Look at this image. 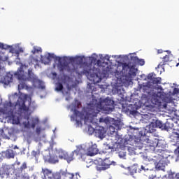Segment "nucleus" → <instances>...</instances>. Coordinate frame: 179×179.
<instances>
[{
  "label": "nucleus",
  "mask_w": 179,
  "mask_h": 179,
  "mask_svg": "<svg viewBox=\"0 0 179 179\" xmlns=\"http://www.w3.org/2000/svg\"><path fill=\"white\" fill-rule=\"evenodd\" d=\"M129 55H108L96 53L90 56V82L96 85L103 79L113 78L110 85H101V89L110 90L113 94H118L122 99L125 97L124 85L129 83L136 76L138 69L131 65Z\"/></svg>",
  "instance_id": "f257e3e1"
},
{
  "label": "nucleus",
  "mask_w": 179,
  "mask_h": 179,
  "mask_svg": "<svg viewBox=\"0 0 179 179\" xmlns=\"http://www.w3.org/2000/svg\"><path fill=\"white\" fill-rule=\"evenodd\" d=\"M92 101L90 103V126L91 135H94L99 139H103L106 136V130L104 127L97 126L98 123L93 122L92 117H97V114L101 111L104 114H110L114 111L115 106H114V100L109 96L106 98H100L98 101L94 95H92Z\"/></svg>",
  "instance_id": "f03ea898"
},
{
  "label": "nucleus",
  "mask_w": 179,
  "mask_h": 179,
  "mask_svg": "<svg viewBox=\"0 0 179 179\" xmlns=\"http://www.w3.org/2000/svg\"><path fill=\"white\" fill-rule=\"evenodd\" d=\"M138 82V89L140 92L144 93V96L151 99V101L155 104H158L160 101V96L162 92H152V90H157V89H162V86L159 85L162 83V78H156V74L151 73L146 76L145 74H142L137 78Z\"/></svg>",
  "instance_id": "7ed1b4c3"
},
{
  "label": "nucleus",
  "mask_w": 179,
  "mask_h": 179,
  "mask_svg": "<svg viewBox=\"0 0 179 179\" xmlns=\"http://www.w3.org/2000/svg\"><path fill=\"white\" fill-rule=\"evenodd\" d=\"M14 76L19 80L20 84L18 85V90H22L23 89H29L26 82L29 80H32L34 85H36L38 89H45V85L44 83L40 80L37 76L33 73L31 69H29V66L22 64L20 67L14 73Z\"/></svg>",
  "instance_id": "20e7f679"
},
{
  "label": "nucleus",
  "mask_w": 179,
  "mask_h": 179,
  "mask_svg": "<svg viewBox=\"0 0 179 179\" xmlns=\"http://www.w3.org/2000/svg\"><path fill=\"white\" fill-rule=\"evenodd\" d=\"M78 156V159H81L83 162H89L90 160V143H85L77 146V148L70 155L65 151L59 152V159L66 160L68 163H71L73 160V156Z\"/></svg>",
  "instance_id": "39448f33"
},
{
  "label": "nucleus",
  "mask_w": 179,
  "mask_h": 179,
  "mask_svg": "<svg viewBox=\"0 0 179 179\" xmlns=\"http://www.w3.org/2000/svg\"><path fill=\"white\" fill-rule=\"evenodd\" d=\"M143 138L145 137L141 136V139H134L131 135L129 134L125 136L124 141L126 145H132L131 143H133L132 146L127 148L130 156H134V155H142L143 152H146L145 143L144 141L142 143Z\"/></svg>",
  "instance_id": "423d86ee"
},
{
  "label": "nucleus",
  "mask_w": 179,
  "mask_h": 179,
  "mask_svg": "<svg viewBox=\"0 0 179 179\" xmlns=\"http://www.w3.org/2000/svg\"><path fill=\"white\" fill-rule=\"evenodd\" d=\"M74 115L76 118H80V120L76 119V122L78 125L82 124V121H84L85 125H87V131H90V108L84 107L82 112L75 109Z\"/></svg>",
  "instance_id": "0eeeda50"
},
{
  "label": "nucleus",
  "mask_w": 179,
  "mask_h": 179,
  "mask_svg": "<svg viewBox=\"0 0 179 179\" xmlns=\"http://www.w3.org/2000/svg\"><path fill=\"white\" fill-rule=\"evenodd\" d=\"M155 128H159L162 131H169V127L167 124L163 123L161 120H157V117L154 118L151 126H146L145 129H143V131H139V135L141 136H148V134H153L156 129Z\"/></svg>",
  "instance_id": "6e6552de"
},
{
  "label": "nucleus",
  "mask_w": 179,
  "mask_h": 179,
  "mask_svg": "<svg viewBox=\"0 0 179 179\" xmlns=\"http://www.w3.org/2000/svg\"><path fill=\"white\" fill-rule=\"evenodd\" d=\"M100 123L107 125L111 135H117V131L121 129V122L115 120L114 118L107 117L105 118H99Z\"/></svg>",
  "instance_id": "1a4fd4ad"
},
{
  "label": "nucleus",
  "mask_w": 179,
  "mask_h": 179,
  "mask_svg": "<svg viewBox=\"0 0 179 179\" xmlns=\"http://www.w3.org/2000/svg\"><path fill=\"white\" fill-rule=\"evenodd\" d=\"M144 143H145V152L146 153H155L157 152V149H164V146H166V143L164 141H159L155 139V141H152V140L146 138V136L144 137Z\"/></svg>",
  "instance_id": "9d476101"
},
{
  "label": "nucleus",
  "mask_w": 179,
  "mask_h": 179,
  "mask_svg": "<svg viewBox=\"0 0 179 179\" xmlns=\"http://www.w3.org/2000/svg\"><path fill=\"white\" fill-rule=\"evenodd\" d=\"M45 58L48 61V62H50L52 58L56 61H58L59 64L57 66L60 72H64V71H66V72H72L73 71V69L71 68L72 64L68 63L65 59H62L60 57L55 56V55L50 53H49L48 56Z\"/></svg>",
  "instance_id": "9b49d317"
},
{
  "label": "nucleus",
  "mask_w": 179,
  "mask_h": 179,
  "mask_svg": "<svg viewBox=\"0 0 179 179\" xmlns=\"http://www.w3.org/2000/svg\"><path fill=\"white\" fill-rule=\"evenodd\" d=\"M90 163L91 166H96L97 171H105V170L110 169V166H111V161L108 157H106L103 161L101 158L94 160L91 159Z\"/></svg>",
  "instance_id": "f8f14e48"
},
{
  "label": "nucleus",
  "mask_w": 179,
  "mask_h": 179,
  "mask_svg": "<svg viewBox=\"0 0 179 179\" xmlns=\"http://www.w3.org/2000/svg\"><path fill=\"white\" fill-rule=\"evenodd\" d=\"M170 156V152L164 149H157V152L152 154L151 157L147 156L145 160L148 162H157V160H166Z\"/></svg>",
  "instance_id": "ddd939ff"
},
{
  "label": "nucleus",
  "mask_w": 179,
  "mask_h": 179,
  "mask_svg": "<svg viewBox=\"0 0 179 179\" xmlns=\"http://www.w3.org/2000/svg\"><path fill=\"white\" fill-rule=\"evenodd\" d=\"M74 62L77 65H80V68H83V75H85L87 79L90 80L89 75H90V64L87 63V59L85 56H78L75 57Z\"/></svg>",
  "instance_id": "4468645a"
},
{
  "label": "nucleus",
  "mask_w": 179,
  "mask_h": 179,
  "mask_svg": "<svg viewBox=\"0 0 179 179\" xmlns=\"http://www.w3.org/2000/svg\"><path fill=\"white\" fill-rule=\"evenodd\" d=\"M157 92H160V93H162V96H159V102H158V103H155L152 101L151 102L155 106H160L162 105V101H164L166 103L163 104V107L164 108L167 109V107L169 106L168 104L170 103H173V98L170 95L167 96L163 92V87H162L161 89L157 88V90H155V88H152L151 93H155V94H157Z\"/></svg>",
  "instance_id": "2eb2a0df"
},
{
  "label": "nucleus",
  "mask_w": 179,
  "mask_h": 179,
  "mask_svg": "<svg viewBox=\"0 0 179 179\" xmlns=\"http://www.w3.org/2000/svg\"><path fill=\"white\" fill-rule=\"evenodd\" d=\"M173 131L172 135L171 136V141L173 146L178 147L176 152H178L179 155V124L175 123V125L173 126Z\"/></svg>",
  "instance_id": "dca6fc26"
},
{
  "label": "nucleus",
  "mask_w": 179,
  "mask_h": 179,
  "mask_svg": "<svg viewBox=\"0 0 179 179\" xmlns=\"http://www.w3.org/2000/svg\"><path fill=\"white\" fill-rule=\"evenodd\" d=\"M20 113L15 111V109L10 108L7 112V118L11 122V124L19 125L20 124Z\"/></svg>",
  "instance_id": "f3484780"
},
{
  "label": "nucleus",
  "mask_w": 179,
  "mask_h": 179,
  "mask_svg": "<svg viewBox=\"0 0 179 179\" xmlns=\"http://www.w3.org/2000/svg\"><path fill=\"white\" fill-rule=\"evenodd\" d=\"M140 116L141 117L140 119V122H142V124H148L146 127H152V124L156 117L151 113L141 115Z\"/></svg>",
  "instance_id": "a211bd4d"
},
{
  "label": "nucleus",
  "mask_w": 179,
  "mask_h": 179,
  "mask_svg": "<svg viewBox=\"0 0 179 179\" xmlns=\"http://www.w3.org/2000/svg\"><path fill=\"white\" fill-rule=\"evenodd\" d=\"M103 148L105 150L102 152L101 155H106V153H108L110 155V153H113L114 150H117L114 147V144H113V143H110V141L104 143Z\"/></svg>",
  "instance_id": "6ab92c4d"
},
{
  "label": "nucleus",
  "mask_w": 179,
  "mask_h": 179,
  "mask_svg": "<svg viewBox=\"0 0 179 179\" xmlns=\"http://www.w3.org/2000/svg\"><path fill=\"white\" fill-rule=\"evenodd\" d=\"M154 167L157 170H164L166 169V166H167V162L164 159H157V161L152 162Z\"/></svg>",
  "instance_id": "aec40b11"
},
{
  "label": "nucleus",
  "mask_w": 179,
  "mask_h": 179,
  "mask_svg": "<svg viewBox=\"0 0 179 179\" xmlns=\"http://www.w3.org/2000/svg\"><path fill=\"white\" fill-rule=\"evenodd\" d=\"M153 169H155V165L152 163L148 164H143L140 169H138L139 173H146L148 171H153Z\"/></svg>",
  "instance_id": "412c9836"
},
{
  "label": "nucleus",
  "mask_w": 179,
  "mask_h": 179,
  "mask_svg": "<svg viewBox=\"0 0 179 179\" xmlns=\"http://www.w3.org/2000/svg\"><path fill=\"white\" fill-rule=\"evenodd\" d=\"M0 82L8 86L9 83H12V82H13V75L10 73H7L6 75L1 78Z\"/></svg>",
  "instance_id": "4be33fe9"
},
{
  "label": "nucleus",
  "mask_w": 179,
  "mask_h": 179,
  "mask_svg": "<svg viewBox=\"0 0 179 179\" xmlns=\"http://www.w3.org/2000/svg\"><path fill=\"white\" fill-rule=\"evenodd\" d=\"M37 124H38V118L32 117L30 119V122L28 121L27 123H24V126L25 128H32L34 129Z\"/></svg>",
  "instance_id": "5701e85b"
},
{
  "label": "nucleus",
  "mask_w": 179,
  "mask_h": 179,
  "mask_svg": "<svg viewBox=\"0 0 179 179\" xmlns=\"http://www.w3.org/2000/svg\"><path fill=\"white\" fill-rule=\"evenodd\" d=\"M123 110L126 111V113H129L131 115H136L138 114V108L135 105L129 104L126 108H124Z\"/></svg>",
  "instance_id": "b1692460"
},
{
  "label": "nucleus",
  "mask_w": 179,
  "mask_h": 179,
  "mask_svg": "<svg viewBox=\"0 0 179 179\" xmlns=\"http://www.w3.org/2000/svg\"><path fill=\"white\" fill-rule=\"evenodd\" d=\"M3 155H4L6 159H15V157L17 155V152L12 149H8L3 152Z\"/></svg>",
  "instance_id": "393cba45"
},
{
  "label": "nucleus",
  "mask_w": 179,
  "mask_h": 179,
  "mask_svg": "<svg viewBox=\"0 0 179 179\" xmlns=\"http://www.w3.org/2000/svg\"><path fill=\"white\" fill-rule=\"evenodd\" d=\"M16 106H20V110H23V111H29V107L26 106L24 101L22 99L17 101Z\"/></svg>",
  "instance_id": "a878e982"
},
{
  "label": "nucleus",
  "mask_w": 179,
  "mask_h": 179,
  "mask_svg": "<svg viewBox=\"0 0 179 179\" xmlns=\"http://www.w3.org/2000/svg\"><path fill=\"white\" fill-rule=\"evenodd\" d=\"M130 58L131 61H135V62H137L141 66H143V65H145V59H139L136 56H130Z\"/></svg>",
  "instance_id": "bb28decb"
},
{
  "label": "nucleus",
  "mask_w": 179,
  "mask_h": 179,
  "mask_svg": "<svg viewBox=\"0 0 179 179\" xmlns=\"http://www.w3.org/2000/svg\"><path fill=\"white\" fill-rule=\"evenodd\" d=\"M99 153V148H97V145L93 144L90 148V157L96 156Z\"/></svg>",
  "instance_id": "cd10ccee"
},
{
  "label": "nucleus",
  "mask_w": 179,
  "mask_h": 179,
  "mask_svg": "<svg viewBox=\"0 0 179 179\" xmlns=\"http://www.w3.org/2000/svg\"><path fill=\"white\" fill-rule=\"evenodd\" d=\"M62 179H75V175L73 173H69L68 172H62Z\"/></svg>",
  "instance_id": "c85d7f7f"
},
{
  "label": "nucleus",
  "mask_w": 179,
  "mask_h": 179,
  "mask_svg": "<svg viewBox=\"0 0 179 179\" xmlns=\"http://www.w3.org/2000/svg\"><path fill=\"white\" fill-rule=\"evenodd\" d=\"M14 179H27V176H24L22 172L21 171H15V176Z\"/></svg>",
  "instance_id": "c756f323"
},
{
  "label": "nucleus",
  "mask_w": 179,
  "mask_h": 179,
  "mask_svg": "<svg viewBox=\"0 0 179 179\" xmlns=\"http://www.w3.org/2000/svg\"><path fill=\"white\" fill-rule=\"evenodd\" d=\"M48 162L51 164H55V163H58V157L57 155H50Z\"/></svg>",
  "instance_id": "7c9ffc66"
},
{
  "label": "nucleus",
  "mask_w": 179,
  "mask_h": 179,
  "mask_svg": "<svg viewBox=\"0 0 179 179\" xmlns=\"http://www.w3.org/2000/svg\"><path fill=\"white\" fill-rule=\"evenodd\" d=\"M127 131L129 134H136L138 132V128L129 126L127 128Z\"/></svg>",
  "instance_id": "2f4dec72"
},
{
  "label": "nucleus",
  "mask_w": 179,
  "mask_h": 179,
  "mask_svg": "<svg viewBox=\"0 0 179 179\" xmlns=\"http://www.w3.org/2000/svg\"><path fill=\"white\" fill-rule=\"evenodd\" d=\"M32 54H40V52H43V50L40 47L34 46L33 50H31Z\"/></svg>",
  "instance_id": "473e14b6"
},
{
  "label": "nucleus",
  "mask_w": 179,
  "mask_h": 179,
  "mask_svg": "<svg viewBox=\"0 0 179 179\" xmlns=\"http://www.w3.org/2000/svg\"><path fill=\"white\" fill-rule=\"evenodd\" d=\"M118 156L120 157V159H127V152H125V150H122L120 151H119L118 152Z\"/></svg>",
  "instance_id": "72a5a7b5"
},
{
  "label": "nucleus",
  "mask_w": 179,
  "mask_h": 179,
  "mask_svg": "<svg viewBox=\"0 0 179 179\" xmlns=\"http://www.w3.org/2000/svg\"><path fill=\"white\" fill-rule=\"evenodd\" d=\"M64 89V85H62V83H58L56 85V88L55 90H57V92H61V90H62Z\"/></svg>",
  "instance_id": "f704fd0d"
},
{
  "label": "nucleus",
  "mask_w": 179,
  "mask_h": 179,
  "mask_svg": "<svg viewBox=\"0 0 179 179\" xmlns=\"http://www.w3.org/2000/svg\"><path fill=\"white\" fill-rule=\"evenodd\" d=\"M26 169H27V164L26 162H24L20 166V169L17 170V171L23 173V170H26Z\"/></svg>",
  "instance_id": "c9c22d12"
},
{
  "label": "nucleus",
  "mask_w": 179,
  "mask_h": 179,
  "mask_svg": "<svg viewBox=\"0 0 179 179\" xmlns=\"http://www.w3.org/2000/svg\"><path fill=\"white\" fill-rule=\"evenodd\" d=\"M76 84H75V83H72V84L67 83L66 84V87H67V90H69V92H70V90H72V89H74V87H76Z\"/></svg>",
  "instance_id": "e433bc0d"
},
{
  "label": "nucleus",
  "mask_w": 179,
  "mask_h": 179,
  "mask_svg": "<svg viewBox=\"0 0 179 179\" xmlns=\"http://www.w3.org/2000/svg\"><path fill=\"white\" fill-rule=\"evenodd\" d=\"M168 179H179V173L177 174L172 173L169 175Z\"/></svg>",
  "instance_id": "4c0bfd02"
},
{
  "label": "nucleus",
  "mask_w": 179,
  "mask_h": 179,
  "mask_svg": "<svg viewBox=\"0 0 179 179\" xmlns=\"http://www.w3.org/2000/svg\"><path fill=\"white\" fill-rule=\"evenodd\" d=\"M42 173H43V177L45 176H50V174H51V171L48 170V169H42Z\"/></svg>",
  "instance_id": "58836bf2"
},
{
  "label": "nucleus",
  "mask_w": 179,
  "mask_h": 179,
  "mask_svg": "<svg viewBox=\"0 0 179 179\" xmlns=\"http://www.w3.org/2000/svg\"><path fill=\"white\" fill-rule=\"evenodd\" d=\"M54 179H62V175L59 173H56L54 175Z\"/></svg>",
  "instance_id": "ea45409f"
},
{
  "label": "nucleus",
  "mask_w": 179,
  "mask_h": 179,
  "mask_svg": "<svg viewBox=\"0 0 179 179\" xmlns=\"http://www.w3.org/2000/svg\"><path fill=\"white\" fill-rule=\"evenodd\" d=\"M178 94H179V88H177V87L173 88L171 94L173 96H174V95Z\"/></svg>",
  "instance_id": "a19ab883"
},
{
  "label": "nucleus",
  "mask_w": 179,
  "mask_h": 179,
  "mask_svg": "<svg viewBox=\"0 0 179 179\" xmlns=\"http://www.w3.org/2000/svg\"><path fill=\"white\" fill-rule=\"evenodd\" d=\"M39 155H40V152H37L34 150L31 152V156H33L34 157H37V156H38Z\"/></svg>",
  "instance_id": "79ce46f5"
},
{
  "label": "nucleus",
  "mask_w": 179,
  "mask_h": 179,
  "mask_svg": "<svg viewBox=\"0 0 179 179\" xmlns=\"http://www.w3.org/2000/svg\"><path fill=\"white\" fill-rule=\"evenodd\" d=\"M9 46H6L3 45V43H0V48H2L3 50H6Z\"/></svg>",
  "instance_id": "37998d69"
},
{
  "label": "nucleus",
  "mask_w": 179,
  "mask_h": 179,
  "mask_svg": "<svg viewBox=\"0 0 179 179\" xmlns=\"http://www.w3.org/2000/svg\"><path fill=\"white\" fill-rule=\"evenodd\" d=\"M164 61L165 62H169V55H166L164 58H163Z\"/></svg>",
  "instance_id": "c03bdc74"
},
{
  "label": "nucleus",
  "mask_w": 179,
  "mask_h": 179,
  "mask_svg": "<svg viewBox=\"0 0 179 179\" xmlns=\"http://www.w3.org/2000/svg\"><path fill=\"white\" fill-rule=\"evenodd\" d=\"M1 135H2L3 138V139H10V137L6 136V134H2Z\"/></svg>",
  "instance_id": "a18cd8bd"
},
{
  "label": "nucleus",
  "mask_w": 179,
  "mask_h": 179,
  "mask_svg": "<svg viewBox=\"0 0 179 179\" xmlns=\"http://www.w3.org/2000/svg\"><path fill=\"white\" fill-rule=\"evenodd\" d=\"M41 132V128L38 127V128H36V134H38V135H40Z\"/></svg>",
  "instance_id": "49530a36"
},
{
  "label": "nucleus",
  "mask_w": 179,
  "mask_h": 179,
  "mask_svg": "<svg viewBox=\"0 0 179 179\" xmlns=\"http://www.w3.org/2000/svg\"><path fill=\"white\" fill-rule=\"evenodd\" d=\"M65 79H68L69 82H72V79L69 78L68 76H64Z\"/></svg>",
  "instance_id": "de8ad7c7"
},
{
  "label": "nucleus",
  "mask_w": 179,
  "mask_h": 179,
  "mask_svg": "<svg viewBox=\"0 0 179 179\" xmlns=\"http://www.w3.org/2000/svg\"><path fill=\"white\" fill-rule=\"evenodd\" d=\"M7 107H12V102H9L6 104Z\"/></svg>",
  "instance_id": "09e8293b"
},
{
  "label": "nucleus",
  "mask_w": 179,
  "mask_h": 179,
  "mask_svg": "<svg viewBox=\"0 0 179 179\" xmlns=\"http://www.w3.org/2000/svg\"><path fill=\"white\" fill-rule=\"evenodd\" d=\"M71 121H75V115H71Z\"/></svg>",
  "instance_id": "8fccbe9b"
},
{
  "label": "nucleus",
  "mask_w": 179,
  "mask_h": 179,
  "mask_svg": "<svg viewBox=\"0 0 179 179\" xmlns=\"http://www.w3.org/2000/svg\"><path fill=\"white\" fill-rule=\"evenodd\" d=\"M157 52H158V54H162L163 53V50L159 49V50H158Z\"/></svg>",
  "instance_id": "3c124183"
},
{
  "label": "nucleus",
  "mask_w": 179,
  "mask_h": 179,
  "mask_svg": "<svg viewBox=\"0 0 179 179\" xmlns=\"http://www.w3.org/2000/svg\"><path fill=\"white\" fill-rule=\"evenodd\" d=\"M14 149H19V148L17 147V145H15V146L14 147Z\"/></svg>",
  "instance_id": "603ef678"
},
{
  "label": "nucleus",
  "mask_w": 179,
  "mask_h": 179,
  "mask_svg": "<svg viewBox=\"0 0 179 179\" xmlns=\"http://www.w3.org/2000/svg\"><path fill=\"white\" fill-rule=\"evenodd\" d=\"M42 179H47V177H45V176H42Z\"/></svg>",
  "instance_id": "864d4df0"
},
{
  "label": "nucleus",
  "mask_w": 179,
  "mask_h": 179,
  "mask_svg": "<svg viewBox=\"0 0 179 179\" xmlns=\"http://www.w3.org/2000/svg\"><path fill=\"white\" fill-rule=\"evenodd\" d=\"M42 62H44L45 64V62H44V59H41Z\"/></svg>",
  "instance_id": "5fc2aeb1"
},
{
  "label": "nucleus",
  "mask_w": 179,
  "mask_h": 179,
  "mask_svg": "<svg viewBox=\"0 0 179 179\" xmlns=\"http://www.w3.org/2000/svg\"><path fill=\"white\" fill-rule=\"evenodd\" d=\"M131 176H134V172H130Z\"/></svg>",
  "instance_id": "6e6d98bb"
},
{
  "label": "nucleus",
  "mask_w": 179,
  "mask_h": 179,
  "mask_svg": "<svg viewBox=\"0 0 179 179\" xmlns=\"http://www.w3.org/2000/svg\"><path fill=\"white\" fill-rule=\"evenodd\" d=\"M86 167H87V169H89V167H90V165H87Z\"/></svg>",
  "instance_id": "4d7b16f0"
},
{
  "label": "nucleus",
  "mask_w": 179,
  "mask_h": 179,
  "mask_svg": "<svg viewBox=\"0 0 179 179\" xmlns=\"http://www.w3.org/2000/svg\"><path fill=\"white\" fill-rule=\"evenodd\" d=\"M20 51H21L22 52H23V50H20Z\"/></svg>",
  "instance_id": "13d9d810"
},
{
  "label": "nucleus",
  "mask_w": 179,
  "mask_h": 179,
  "mask_svg": "<svg viewBox=\"0 0 179 179\" xmlns=\"http://www.w3.org/2000/svg\"><path fill=\"white\" fill-rule=\"evenodd\" d=\"M88 86H90V83H88Z\"/></svg>",
  "instance_id": "bf43d9fd"
},
{
  "label": "nucleus",
  "mask_w": 179,
  "mask_h": 179,
  "mask_svg": "<svg viewBox=\"0 0 179 179\" xmlns=\"http://www.w3.org/2000/svg\"><path fill=\"white\" fill-rule=\"evenodd\" d=\"M166 52H169V50H167V51H166Z\"/></svg>",
  "instance_id": "052dcab7"
},
{
  "label": "nucleus",
  "mask_w": 179,
  "mask_h": 179,
  "mask_svg": "<svg viewBox=\"0 0 179 179\" xmlns=\"http://www.w3.org/2000/svg\"><path fill=\"white\" fill-rule=\"evenodd\" d=\"M135 173H136V170H135Z\"/></svg>",
  "instance_id": "680f3d73"
},
{
  "label": "nucleus",
  "mask_w": 179,
  "mask_h": 179,
  "mask_svg": "<svg viewBox=\"0 0 179 179\" xmlns=\"http://www.w3.org/2000/svg\"><path fill=\"white\" fill-rule=\"evenodd\" d=\"M0 70H1V66H0Z\"/></svg>",
  "instance_id": "e2e57ef3"
}]
</instances>
